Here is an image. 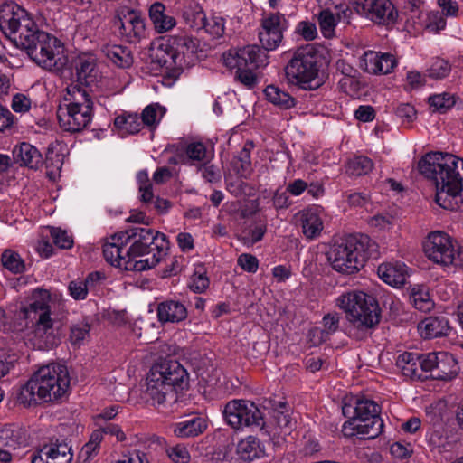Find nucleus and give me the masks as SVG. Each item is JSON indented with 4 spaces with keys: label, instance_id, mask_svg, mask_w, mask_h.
<instances>
[{
    "label": "nucleus",
    "instance_id": "f257e3e1",
    "mask_svg": "<svg viewBox=\"0 0 463 463\" xmlns=\"http://www.w3.org/2000/svg\"><path fill=\"white\" fill-rule=\"evenodd\" d=\"M459 157L447 152L426 153L418 162L420 173L432 180L435 202L443 209L463 210V178L458 171Z\"/></svg>",
    "mask_w": 463,
    "mask_h": 463
},
{
    "label": "nucleus",
    "instance_id": "f03ea898",
    "mask_svg": "<svg viewBox=\"0 0 463 463\" xmlns=\"http://www.w3.org/2000/svg\"><path fill=\"white\" fill-rule=\"evenodd\" d=\"M189 387L187 370L174 357H158L146 375V399L153 406L177 401V394Z\"/></svg>",
    "mask_w": 463,
    "mask_h": 463
},
{
    "label": "nucleus",
    "instance_id": "7ed1b4c3",
    "mask_svg": "<svg viewBox=\"0 0 463 463\" xmlns=\"http://www.w3.org/2000/svg\"><path fill=\"white\" fill-rule=\"evenodd\" d=\"M14 47L21 50L38 66L61 71L65 65L63 44L54 35L42 30L33 19H25Z\"/></svg>",
    "mask_w": 463,
    "mask_h": 463
},
{
    "label": "nucleus",
    "instance_id": "20e7f679",
    "mask_svg": "<svg viewBox=\"0 0 463 463\" xmlns=\"http://www.w3.org/2000/svg\"><path fill=\"white\" fill-rule=\"evenodd\" d=\"M71 378L65 364L51 363L40 367L22 386L17 400L24 406L57 402L68 394Z\"/></svg>",
    "mask_w": 463,
    "mask_h": 463
},
{
    "label": "nucleus",
    "instance_id": "39448f33",
    "mask_svg": "<svg viewBox=\"0 0 463 463\" xmlns=\"http://www.w3.org/2000/svg\"><path fill=\"white\" fill-rule=\"evenodd\" d=\"M341 409L343 416L347 419L342 426L345 437L362 436L374 439L383 433L384 423L381 417L382 407L375 401L364 396L345 395Z\"/></svg>",
    "mask_w": 463,
    "mask_h": 463
},
{
    "label": "nucleus",
    "instance_id": "423d86ee",
    "mask_svg": "<svg viewBox=\"0 0 463 463\" xmlns=\"http://www.w3.org/2000/svg\"><path fill=\"white\" fill-rule=\"evenodd\" d=\"M326 66V59L317 48L312 44L301 46L285 66L286 80L299 90H316L323 84L319 74Z\"/></svg>",
    "mask_w": 463,
    "mask_h": 463
},
{
    "label": "nucleus",
    "instance_id": "0eeeda50",
    "mask_svg": "<svg viewBox=\"0 0 463 463\" xmlns=\"http://www.w3.org/2000/svg\"><path fill=\"white\" fill-rule=\"evenodd\" d=\"M121 237L128 245V256L137 262H142L144 270L154 268L167 254L169 241L165 233L150 228L135 226L121 232Z\"/></svg>",
    "mask_w": 463,
    "mask_h": 463
},
{
    "label": "nucleus",
    "instance_id": "6e6552de",
    "mask_svg": "<svg viewBox=\"0 0 463 463\" xmlns=\"http://www.w3.org/2000/svg\"><path fill=\"white\" fill-rule=\"evenodd\" d=\"M376 248V243L368 235L350 234L341 242L335 243L326 258L334 270L351 275L363 268L368 259L374 257Z\"/></svg>",
    "mask_w": 463,
    "mask_h": 463
},
{
    "label": "nucleus",
    "instance_id": "1a4fd4ad",
    "mask_svg": "<svg viewBox=\"0 0 463 463\" xmlns=\"http://www.w3.org/2000/svg\"><path fill=\"white\" fill-rule=\"evenodd\" d=\"M68 97L60 104L57 118L60 128L69 133H78L87 128L93 118V101L88 90L79 86L68 89Z\"/></svg>",
    "mask_w": 463,
    "mask_h": 463
},
{
    "label": "nucleus",
    "instance_id": "9d476101",
    "mask_svg": "<svg viewBox=\"0 0 463 463\" xmlns=\"http://www.w3.org/2000/svg\"><path fill=\"white\" fill-rule=\"evenodd\" d=\"M222 413L225 424L237 432L260 431L269 436V427L260 402L249 399H232L223 405Z\"/></svg>",
    "mask_w": 463,
    "mask_h": 463
},
{
    "label": "nucleus",
    "instance_id": "9b49d317",
    "mask_svg": "<svg viewBox=\"0 0 463 463\" xmlns=\"http://www.w3.org/2000/svg\"><path fill=\"white\" fill-rule=\"evenodd\" d=\"M268 54L257 44L247 45L239 49H231L222 55L225 67L236 69L235 80L249 90L258 84L254 70L266 66Z\"/></svg>",
    "mask_w": 463,
    "mask_h": 463
},
{
    "label": "nucleus",
    "instance_id": "f8f14e48",
    "mask_svg": "<svg viewBox=\"0 0 463 463\" xmlns=\"http://www.w3.org/2000/svg\"><path fill=\"white\" fill-rule=\"evenodd\" d=\"M336 305L358 329H371L379 324L381 309L376 298L364 291H349L339 296Z\"/></svg>",
    "mask_w": 463,
    "mask_h": 463
},
{
    "label": "nucleus",
    "instance_id": "ddd939ff",
    "mask_svg": "<svg viewBox=\"0 0 463 463\" xmlns=\"http://www.w3.org/2000/svg\"><path fill=\"white\" fill-rule=\"evenodd\" d=\"M168 51L165 52L171 59L159 60L165 66L163 76V83L167 86L173 85L183 73L184 66L193 61L194 54L199 49V40L186 33L173 35L168 40Z\"/></svg>",
    "mask_w": 463,
    "mask_h": 463
},
{
    "label": "nucleus",
    "instance_id": "4468645a",
    "mask_svg": "<svg viewBox=\"0 0 463 463\" xmlns=\"http://www.w3.org/2000/svg\"><path fill=\"white\" fill-rule=\"evenodd\" d=\"M51 302L52 295L49 290L36 288L33 291L29 303L24 307V312L25 318L32 322L36 335L45 336L48 340L52 337V343H54Z\"/></svg>",
    "mask_w": 463,
    "mask_h": 463
},
{
    "label": "nucleus",
    "instance_id": "2eb2a0df",
    "mask_svg": "<svg viewBox=\"0 0 463 463\" xmlns=\"http://www.w3.org/2000/svg\"><path fill=\"white\" fill-rule=\"evenodd\" d=\"M423 250L429 260L443 266L461 265L463 251L456 248V241L448 233L435 231L429 233L423 242Z\"/></svg>",
    "mask_w": 463,
    "mask_h": 463
},
{
    "label": "nucleus",
    "instance_id": "dca6fc26",
    "mask_svg": "<svg viewBox=\"0 0 463 463\" xmlns=\"http://www.w3.org/2000/svg\"><path fill=\"white\" fill-rule=\"evenodd\" d=\"M146 21L140 10L120 5L115 9L112 24L125 42L136 44L146 36Z\"/></svg>",
    "mask_w": 463,
    "mask_h": 463
},
{
    "label": "nucleus",
    "instance_id": "f3484780",
    "mask_svg": "<svg viewBox=\"0 0 463 463\" xmlns=\"http://www.w3.org/2000/svg\"><path fill=\"white\" fill-rule=\"evenodd\" d=\"M260 405L262 411H267L269 415L267 422L269 427V436L272 432V427L285 433H290L294 430L296 426V420L293 416L294 410L285 397L274 395L263 398Z\"/></svg>",
    "mask_w": 463,
    "mask_h": 463
},
{
    "label": "nucleus",
    "instance_id": "a211bd4d",
    "mask_svg": "<svg viewBox=\"0 0 463 463\" xmlns=\"http://www.w3.org/2000/svg\"><path fill=\"white\" fill-rule=\"evenodd\" d=\"M354 9L358 14L381 25H393L399 16L391 0H354Z\"/></svg>",
    "mask_w": 463,
    "mask_h": 463
},
{
    "label": "nucleus",
    "instance_id": "6ab92c4d",
    "mask_svg": "<svg viewBox=\"0 0 463 463\" xmlns=\"http://www.w3.org/2000/svg\"><path fill=\"white\" fill-rule=\"evenodd\" d=\"M126 242L121 237V232L107 238L102 245V252L105 260L111 266L125 270L144 271L142 262H137L131 256H128Z\"/></svg>",
    "mask_w": 463,
    "mask_h": 463
},
{
    "label": "nucleus",
    "instance_id": "aec40b11",
    "mask_svg": "<svg viewBox=\"0 0 463 463\" xmlns=\"http://www.w3.org/2000/svg\"><path fill=\"white\" fill-rule=\"evenodd\" d=\"M288 27V20L279 12L270 13L262 18L259 32V39L261 43L260 48L266 53L268 51L276 50L282 43L283 34Z\"/></svg>",
    "mask_w": 463,
    "mask_h": 463
},
{
    "label": "nucleus",
    "instance_id": "412c9836",
    "mask_svg": "<svg viewBox=\"0 0 463 463\" xmlns=\"http://www.w3.org/2000/svg\"><path fill=\"white\" fill-rule=\"evenodd\" d=\"M25 19L31 18L28 17L25 9L16 3L11 1L0 5V30L11 44L14 43V38H17V35L20 34L21 27L24 24Z\"/></svg>",
    "mask_w": 463,
    "mask_h": 463
},
{
    "label": "nucleus",
    "instance_id": "4be33fe9",
    "mask_svg": "<svg viewBox=\"0 0 463 463\" xmlns=\"http://www.w3.org/2000/svg\"><path fill=\"white\" fill-rule=\"evenodd\" d=\"M53 148H47L45 159L38 148L30 143L22 142L14 146L13 149V158L20 166H25L33 170L40 169L43 165L48 168L53 165Z\"/></svg>",
    "mask_w": 463,
    "mask_h": 463
},
{
    "label": "nucleus",
    "instance_id": "5701e85b",
    "mask_svg": "<svg viewBox=\"0 0 463 463\" xmlns=\"http://www.w3.org/2000/svg\"><path fill=\"white\" fill-rule=\"evenodd\" d=\"M0 270L5 278L8 274L19 276L10 279L11 288H17L26 284V279L22 275L28 270V267L17 251L11 249L4 250L0 256Z\"/></svg>",
    "mask_w": 463,
    "mask_h": 463
},
{
    "label": "nucleus",
    "instance_id": "b1692460",
    "mask_svg": "<svg viewBox=\"0 0 463 463\" xmlns=\"http://www.w3.org/2000/svg\"><path fill=\"white\" fill-rule=\"evenodd\" d=\"M77 85L80 88H91L98 81L99 70L96 59L91 54L79 55L73 61Z\"/></svg>",
    "mask_w": 463,
    "mask_h": 463
},
{
    "label": "nucleus",
    "instance_id": "393cba45",
    "mask_svg": "<svg viewBox=\"0 0 463 463\" xmlns=\"http://www.w3.org/2000/svg\"><path fill=\"white\" fill-rule=\"evenodd\" d=\"M365 71L373 74H389L398 65L396 57L390 52L369 51L364 53Z\"/></svg>",
    "mask_w": 463,
    "mask_h": 463
},
{
    "label": "nucleus",
    "instance_id": "a878e982",
    "mask_svg": "<svg viewBox=\"0 0 463 463\" xmlns=\"http://www.w3.org/2000/svg\"><path fill=\"white\" fill-rule=\"evenodd\" d=\"M156 315L158 321L165 323H180L187 318L186 306L177 299H165L157 305Z\"/></svg>",
    "mask_w": 463,
    "mask_h": 463
},
{
    "label": "nucleus",
    "instance_id": "bb28decb",
    "mask_svg": "<svg viewBox=\"0 0 463 463\" xmlns=\"http://www.w3.org/2000/svg\"><path fill=\"white\" fill-rule=\"evenodd\" d=\"M53 463H71L73 458L71 446L63 437H51L42 443Z\"/></svg>",
    "mask_w": 463,
    "mask_h": 463
},
{
    "label": "nucleus",
    "instance_id": "cd10ccee",
    "mask_svg": "<svg viewBox=\"0 0 463 463\" xmlns=\"http://www.w3.org/2000/svg\"><path fill=\"white\" fill-rule=\"evenodd\" d=\"M418 328L425 339L448 335L450 331L449 319L444 316L426 317L420 322Z\"/></svg>",
    "mask_w": 463,
    "mask_h": 463
},
{
    "label": "nucleus",
    "instance_id": "c85d7f7f",
    "mask_svg": "<svg viewBox=\"0 0 463 463\" xmlns=\"http://www.w3.org/2000/svg\"><path fill=\"white\" fill-rule=\"evenodd\" d=\"M322 207L319 205L308 206L301 214V225L304 235L307 239H314L320 235L323 230V221L320 217Z\"/></svg>",
    "mask_w": 463,
    "mask_h": 463
},
{
    "label": "nucleus",
    "instance_id": "c756f323",
    "mask_svg": "<svg viewBox=\"0 0 463 463\" xmlns=\"http://www.w3.org/2000/svg\"><path fill=\"white\" fill-rule=\"evenodd\" d=\"M406 268L402 262L383 263L379 265L377 274L384 283L399 288L406 282Z\"/></svg>",
    "mask_w": 463,
    "mask_h": 463
},
{
    "label": "nucleus",
    "instance_id": "7c9ffc66",
    "mask_svg": "<svg viewBox=\"0 0 463 463\" xmlns=\"http://www.w3.org/2000/svg\"><path fill=\"white\" fill-rule=\"evenodd\" d=\"M176 156L180 163L194 165L195 162L208 161L207 148L203 142L195 141L181 145L176 149Z\"/></svg>",
    "mask_w": 463,
    "mask_h": 463
},
{
    "label": "nucleus",
    "instance_id": "2f4dec72",
    "mask_svg": "<svg viewBox=\"0 0 463 463\" xmlns=\"http://www.w3.org/2000/svg\"><path fill=\"white\" fill-rule=\"evenodd\" d=\"M407 294L410 304L419 311L430 312L435 306L429 287L424 284L411 285L407 288Z\"/></svg>",
    "mask_w": 463,
    "mask_h": 463
},
{
    "label": "nucleus",
    "instance_id": "473e14b6",
    "mask_svg": "<svg viewBox=\"0 0 463 463\" xmlns=\"http://www.w3.org/2000/svg\"><path fill=\"white\" fill-rule=\"evenodd\" d=\"M148 13L155 30L159 33H166L176 25L175 18L166 13L165 5L161 2L153 3Z\"/></svg>",
    "mask_w": 463,
    "mask_h": 463
},
{
    "label": "nucleus",
    "instance_id": "72a5a7b5",
    "mask_svg": "<svg viewBox=\"0 0 463 463\" xmlns=\"http://www.w3.org/2000/svg\"><path fill=\"white\" fill-rule=\"evenodd\" d=\"M207 426L208 424L204 417L194 415L189 419L176 422L174 425L173 430L178 438H192L203 433Z\"/></svg>",
    "mask_w": 463,
    "mask_h": 463
},
{
    "label": "nucleus",
    "instance_id": "f704fd0d",
    "mask_svg": "<svg viewBox=\"0 0 463 463\" xmlns=\"http://www.w3.org/2000/svg\"><path fill=\"white\" fill-rule=\"evenodd\" d=\"M396 366L401 369L402 374L411 380L424 381L428 376L420 372V354L403 352L396 359Z\"/></svg>",
    "mask_w": 463,
    "mask_h": 463
},
{
    "label": "nucleus",
    "instance_id": "c9c22d12",
    "mask_svg": "<svg viewBox=\"0 0 463 463\" xmlns=\"http://www.w3.org/2000/svg\"><path fill=\"white\" fill-rule=\"evenodd\" d=\"M459 373V365L453 354L447 352H439L438 364L433 379L439 381H451Z\"/></svg>",
    "mask_w": 463,
    "mask_h": 463
},
{
    "label": "nucleus",
    "instance_id": "e433bc0d",
    "mask_svg": "<svg viewBox=\"0 0 463 463\" xmlns=\"http://www.w3.org/2000/svg\"><path fill=\"white\" fill-rule=\"evenodd\" d=\"M238 454L243 461H252L260 458L265 454V447L255 436L250 435L238 444Z\"/></svg>",
    "mask_w": 463,
    "mask_h": 463
},
{
    "label": "nucleus",
    "instance_id": "4c0bfd02",
    "mask_svg": "<svg viewBox=\"0 0 463 463\" xmlns=\"http://www.w3.org/2000/svg\"><path fill=\"white\" fill-rule=\"evenodd\" d=\"M266 99L280 109H290L297 105L296 99L278 86L269 85L264 90Z\"/></svg>",
    "mask_w": 463,
    "mask_h": 463
},
{
    "label": "nucleus",
    "instance_id": "58836bf2",
    "mask_svg": "<svg viewBox=\"0 0 463 463\" xmlns=\"http://www.w3.org/2000/svg\"><path fill=\"white\" fill-rule=\"evenodd\" d=\"M114 127L124 134L134 135L140 131L142 122L137 114L124 112L115 118Z\"/></svg>",
    "mask_w": 463,
    "mask_h": 463
},
{
    "label": "nucleus",
    "instance_id": "ea45409f",
    "mask_svg": "<svg viewBox=\"0 0 463 463\" xmlns=\"http://www.w3.org/2000/svg\"><path fill=\"white\" fill-rule=\"evenodd\" d=\"M373 162L366 156H354L350 158L345 165V172L351 176H362L368 175L373 168Z\"/></svg>",
    "mask_w": 463,
    "mask_h": 463
},
{
    "label": "nucleus",
    "instance_id": "a19ab883",
    "mask_svg": "<svg viewBox=\"0 0 463 463\" xmlns=\"http://www.w3.org/2000/svg\"><path fill=\"white\" fill-rule=\"evenodd\" d=\"M267 232V222L265 220L256 219L243 231L244 244L254 245L260 241Z\"/></svg>",
    "mask_w": 463,
    "mask_h": 463
},
{
    "label": "nucleus",
    "instance_id": "79ce46f5",
    "mask_svg": "<svg viewBox=\"0 0 463 463\" xmlns=\"http://www.w3.org/2000/svg\"><path fill=\"white\" fill-rule=\"evenodd\" d=\"M107 57L119 68H128L133 63L130 52L121 45H113L108 49Z\"/></svg>",
    "mask_w": 463,
    "mask_h": 463
},
{
    "label": "nucleus",
    "instance_id": "37998d69",
    "mask_svg": "<svg viewBox=\"0 0 463 463\" xmlns=\"http://www.w3.org/2000/svg\"><path fill=\"white\" fill-rule=\"evenodd\" d=\"M183 16L186 24L194 30L200 31L205 27L207 17L198 5H194V7L191 6L184 11Z\"/></svg>",
    "mask_w": 463,
    "mask_h": 463
},
{
    "label": "nucleus",
    "instance_id": "c03bdc74",
    "mask_svg": "<svg viewBox=\"0 0 463 463\" xmlns=\"http://www.w3.org/2000/svg\"><path fill=\"white\" fill-rule=\"evenodd\" d=\"M428 102L433 111L446 113L456 104V97L449 92H442L430 96Z\"/></svg>",
    "mask_w": 463,
    "mask_h": 463
},
{
    "label": "nucleus",
    "instance_id": "a18cd8bd",
    "mask_svg": "<svg viewBox=\"0 0 463 463\" xmlns=\"http://www.w3.org/2000/svg\"><path fill=\"white\" fill-rule=\"evenodd\" d=\"M340 316L338 313H328L323 317V329L320 331V343L326 342L339 328Z\"/></svg>",
    "mask_w": 463,
    "mask_h": 463
},
{
    "label": "nucleus",
    "instance_id": "49530a36",
    "mask_svg": "<svg viewBox=\"0 0 463 463\" xmlns=\"http://www.w3.org/2000/svg\"><path fill=\"white\" fill-rule=\"evenodd\" d=\"M252 147L253 143L247 141L236 156L238 163H240L237 171L241 176L247 177L251 171L250 151Z\"/></svg>",
    "mask_w": 463,
    "mask_h": 463
},
{
    "label": "nucleus",
    "instance_id": "de8ad7c7",
    "mask_svg": "<svg viewBox=\"0 0 463 463\" xmlns=\"http://www.w3.org/2000/svg\"><path fill=\"white\" fill-rule=\"evenodd\" d=\"M24 443L18 431L10 429L0 430V448L15 450Z\"/></svg>",
    "mask_w": 463,
    "mask_h": 463
},
{
    "label": "nucleus",
    "instance_id": "09e8293b",
    "mask_svg": "<svg viewBox=\"0 0 463 463\" xmlns=\"http://www.w3.org/2000/svg\"><path fill=\"white\" fill-rule=\"evenodd\" d=\"M450 71V63L447 60L441 58L434 59L427 70L428 76L434 80L444 79L449 75Z\"/></svg>",
    "mask_w": 463,
    "mask_h": 463
},
{
    "label": "nucleus",
    "instance_id": "8fccbe9b",
    "mask_svg": "<svg viewBox=\"0 0 463 463\" xmlns=\"http://www.w3.org/2000/svg\"><path fill=\"white\" fill-rule=\"evenodd\" d=\"M50 235L52 240V242L55 246L60 249L69 250L73 246V238L69 232L65 230H62L60 227H52L50 231Z\"/></svg>",
    "mask_w": 463,
    "mask_h": 463
},
{
    "label": "nucleus",
    "instance_id": "3c124183",
    "mask_svg": "<svg viewBox=\"0 0 463 463\" xmlns=\"http://www.w3.org/2000/svg\"><path fill=\"white\" fill-rule=\"evenodd\" d=\"M90 326L88 323L81 322L71 326L70 342L73 346H80L89 335Z\"/></svg>",
    "mask_w": 463,
    "mask_h": 463
},
{
    "label": "nucleus",
    "instance_id": "603ef678",
    "mask_svg": "<svg viewBox=\"0 0 463 463\" xmlns=\"http://www.w3.org/2000/svg\"><path fill=\"white\" fill-rule=\"evenodd\" d=\"M318 20L323 35L325 37H330L336 26V20L334 14L329 10H323L319 14Z\"/></svg>",
    "mask_w": 463,
    "mask_h": 463
},
{
    "label": "nucleus",
    "instance_id": "864d4df0",
    "mask_svg": "<svg viewBox=\"0 0 463 463\" xmlns=\"http://www.w3.org/2000/svg\"><path fill=\"white\" fill-rule=\"evenodd\" d=\"M209 279L203 268L201 267L199 269H195L191 277V282L189 287L192 291L195 293H202L206 290L209 287Z\"/></svg>",
    "mask_w": 463,
    "mask_h": 463
},
{
    "label": "nucleus",
    "instance_id": "5fc2aeb1",
    "mask_svg": "<svg viewBox=\"0 0 463 463\" xmlns=\"http://www.w3.org/2000/svg\"><path fill=\"white\" fill-rule=\"evenodd\" d=\"M439 352L420 354V372L430 373L433 379V373H436L438 364Z\"/></svg>",
    "mask_w": 463,
    "mask_h": 463
},
{
    "label": "nucleus",
    "instance_id": "6e6d98bb",
    "mask_svg": "<svg viewBox=\"0 0 463 463\" xmlns=\"http://www.w3.org/2000/svg\"><path fill=\"white\" fill-rule=\"evenodd\" d=\"M161 109L165 110V109L158 103H152L146 106L142 111L140 118L142 125H146L150 128H156V126L158 124V121L156 120L157 112Z\"/></svg>",
    "mask_w": 463,
    "mask_h": 463
},
{
    "label": "nucleus",
    "instance_id": "4d7b16f0",
    "mask_svg": "<svg viewBox=\"0 0 463 463\" xmlns=\"http://www.w3.org/2000/svg\"><path fill=\"white\" fill-rule=\"evenodd\" d=\"M294 33L306 41H312L317 35V26L310 21H300L296 25Z\"/></svg>",
    "mask_w": 463,
    "mask_h": 463
},
{
    "label": "nucleus",
    "instance_id": "13d9d810",
    "mask_svg": "<svg viewBox=\"0 0 463 463\" xmlns=\"http://www.w3.org/2000/svg\"><path fill=\"white\" fill-rule=\"evenodd\" d=\"M69 295L75 300H84L88 297L89 288L83 279H74L68 285Z\"/></svg>",
    "mask_w": 463,
    "mask_h": 463
},
{
    "label": "nucleus",
    "instance_id": "bf43d9fd",
    "mask_svg": "<svg viewBox=\"0 0 463 463\" xmlns=\"http://www.w3.org/2000/svg\"><path fill=\"white\" fill-rule=\"evenodd\" d=\"M238 266L249 273H256L259 269V260L250 253H241L237 260Z\"/></svg>",
    "mask_w": 463,
    "mask_h": 463
},
{
    "label": "nucleus",
    "instance_id": "052dcab7",
    "mask_svg": "<svg viewBox=\"0 0 463 463\" xmlns=\"http://www.w3.org/2000/svg\"><path fill=\"white\" fill-rule=\"evenodd\" d=\"M17 361L15 354H12L5 348L0 349V378L6 375Z\"/></svg>",
    "mask_w": 463,
    "mask_h": 463
},
{
    "label": "nucleus",
    "instance_id": "680f3d73",
    "mask_svg": "<svg viewBox=\"0 0 463 463\" xmlns=\"http://www.w3.org/2000/svg\"><path fill=\"white\" fill-rule=\"evenodd\" d=\"M447 24L444 14L439 12H430L428 15V23L426 28L430 32L439 33L445 29Z\"/></svg>",
    "mask_w": 463,
    "mask_h": 463
},
{
    "label": "nucleus",
    "instance_id": "e2e57ef3",
    "mask_svg": "<svg viewBox=\"0 0 463 463\" xmlns=\"http://www.w3.org/2000/svg\"><path fill=\"white\" fill-rule=\"evenodd\" d=\"M271 201L272 205L277 212L286 210L292 204V201L290 200L287 190L280 191L279 189H277L273 194Z\"/></svg>",
    "mask_w": 463,
    "mask_h": 463
},
{
    "label": "nucleus",
    "instance_id": "0e129e2a",
    "mask_svg": "<svg viewBox=\"0 0 463 463\" xmlns=\"http://www.w3.org/2000/svg\"><path fill=\"white\" fill-rule=\"evenodd\" d=\"M169 458L175 463H188L190 454L187 449L182 445H176L167 450Z\"/></svg>",
    "mask_w": 463,
    "mask_h": 463
},
{
    "label": "nucleus",
    "instance_id": "69168bd1",
    "mask_svg": "<svg viewBox=\"0 0 463 463\" xmlns=\"http://www.w3.org/2000/svg\"><path fill=\"white\" fill-rule=\"evenodd\" d=\"M32 101L29 97L22 93H16L13 97L11 107L16 113H25L29 111Z\"/></svg>",
    "mask_w": 463,
    "mask_h": 463
},
{
    "label": "nucleus",
    "instance_id": "338daca9",
    "mask_svg": "<svg viewBox=\"0 0 463 463\" xmlns=\"http://www.w3.org/2000/svg\"><path fill=\"white\" fill-rule=\"evenodd\" d=\"M395 114L402 118L403 122L407 123L412 122L417 116L414 107L409 103L399 104L395 109Z\"/></svg>",
    "mask_w": 463,
    "mask_h": 463
},
{
    "label": "nucleus",
    "instance_id": "774afa93",
    "mask_svg": "<svg viewBox=\"0 0 463 463\" xmlns=\"http://www.w3.org/2000/svg\"><path fill=\"white\" fill-rule=\"evenodd\" d=\"M203 30L213 37H221L224 33L222 18L213 17L211 20H207Z\"/></svg>",
    "mask_w": 463,
    "mask_h": 463
}]
</instances>
